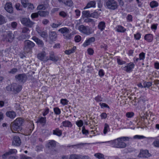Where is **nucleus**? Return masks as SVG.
<instances>
[{
    "instance_id": "f257e3e1",
    "label": "nucleus",
    "mask_w": 159,
    "mask_h": 159,
    "mask_svg": "<svg viewBox=\"0 0 159 159\" xmlns=\"http://www.w3.org/2000/svg\"><path fill=\"white\" fill-rule=\"evenodd\" d=\"M129 138L127 137H123L118 138L116 139L113 141H107L103 143H109L110 144L112 145L113 147L120 148H125L126 145L125 143L123 142H122V139L123 140H129Z\"/></svg>"
},
{
    "instance_id": "f03ea898",
    "label": "nucleus",
    "mask_w": 159,
    "mask_h": 159,
    "mask_svg": "<svg viewBox=\"0 0 159 159\" xmlns=\"http://www.w3.org/2000/svg\"><path fill=\"white\" fill-rule=\"evenodd\" d=\"M24 120L21 118L16 119L10 125L11 129L12 131L13 130L19 131L21 130V126L22 125Z\"/></svg>"
},
{
    "instance_id": "7ed1b4c3",
    "label": "nucleus",
    "mask_w": 159,
    "mask_h": 159,
    "mask_svg": "<svg viewBox=\"0 0 159 159\" xmlns=\"http://www.w3.org/2000/svg\"><path fill=\"white\" fill-rule=\"evenodd\" d=\"M24 50L25 53H32V48L35 46V43L29 40H25L24 43Z\"/></svg>"
},
{
    "instance_id": "20e7f679",
    "label": "nucleus",
    "mask_w": 159,
    "mask_h": 159,
    "mask_svg": "<svg viewBox=\"0 0 159 159\" xmlns=\"http://www.w3.org/2000/svg\"><path fill=\"white\" fill-rule=\"evenodd\" d=\"M105 2L109 9L114 10L118 7L117 3L114 0H105Z\"/></svg>"
},
{
    "instance_id": "39448f33",
    "label": "nucleus",
    "mask_w": 159,
    "mask_h": 159,
    "mask_svg": "<svg viewBox=\"0 0 159 159\" xmlns=\"http://www.w3.org/2000/svg\"><path fill=\"white\" fill-rule=\"evenodd\" d=\"M78 29L80 32L87 35L90 34L92 33L91 28L89 26H84L83 25H80L78 28Z\"/></svg>"
},
{
    "instance_id": "423d86ee",
    "label": "nucleus",
    "mask_w": 159,
    "mask_h": 159,
    "mask_svg": "<svg viewBox=\"0 0 159 159\" xmlns=\"http://www.w3.org/2000/svg\"><path fill=\"white\" fill-rule=\"evenodd\" d=\"M20 21L22 24L24 25L31 27L34 24V22L31 21L29 18H22L20 19Z\"/></svg>"
},
{
    "instance_id": "0eeeda50",
    "label": "nucleus",
    "mask_w": 159,
    "mask_h": 159,
    "mask_svg": "<svg viewBox=\"0 0 159 159\" xmlns=\"http://www.w3.org/2000/svg\"><path fill=\"white\" fill-rule=\"evenodd\" d=\"M15 78L17 81L20 83H24L27 80V78L25 74H22L16 75Z\"/></svg>"
},
{
    "instance_id": "6e6552de",
    "label": "nucleus",
    "mask_w": 159,
    "mask_h": 159,
    "mask_svg": "<svg viewBox=\"0 0 159 159\" xmlns=\"http://www.w3.org/2000/svg\"><path fill=\"white\" fill-rule=\"evenodd\" d=\"M38 59L43 61H46L48 60V57L46 56V53L45 51H43L37 55Z\"/></svg>"
},
{
    "instance_id": "1a4fd4ad",
    "label": "nucleus",
    "mask_w": 159,
    "mask_h": 159,
    "mask_svg": "<svg viewBox=\"0 0 159 159\" xmlns=\"http://www.w3.org/2000/svg\"><path fill=\"white\" fill-rule=\"evenodd\" d=\"M12 91L15 93H19L22 89L21 86L15 83L12 84Z\"/></svg>"
},
{
    "instance_id": "9d476101",
    "label": "nucleus",
    "mask_w": 159,
    "mask_h": 159,
    "mask_svg": "<svg viewBox=\"0 0 159 159\" xmlns=\"http://www.w3.org/2000/svg\"><path fill=\"white\" fill-rule=\"evenodd\" d=\"M151 156V154L149 153L147 150H141L139 155V157H140L148 158Z\"/></svg>"
},
{
    "instance_id": "9b49d317",
    "label": "nucleus",
    "mask_w": 159,
    "mask_h": 159,
    "mask_svg": "<svg viewBox=\"0 0 159 159\" xmlns=\"http://www.w3.org/2000/svg\"><path fill=\"white\" fill-rule=\"evenodd\" d=\"M5 10L8 13H12L13 12V8L11 2L6 3L4 7Z\"/></svg>"
},
{
    "instance_id": "f8f14e48",
    "label": "nucleus",
    "mask_w": 159,
    "mask_h": 159,
    "mask_svg": "<svg viewBox=\"0 0 159 159\" xmlns=\"http://www.w3.org/2000/svg\"><path fill=\"white\" fill-rule=\"evenodd\" d=\"M21 143V140L20 138L18 136H15L13 138L12 144L16 146H19Z\"/></svg>"
},
{
    "instance_id": "ddd939ff",
    "label": "nucleus",
    "mask_w": 159,
    "mask_h": 159,
    "mask_svg": "<svg viewBox=\"0 0 159 159\" xmlns=\"http://www.w3.org/2000/svg\"><path fill=\"white\" fill-rule=\"evenodd\" d=\"M32 39L36 43L39 47H43L44 44L42 40L35 36L33 37Z\"/></svg>"
},
{
    "instance_id": "4468645a",
    "label": "nucleus",
    "mask_w": 159,
    "mask_h": 159,
    "mask_svg": "<svg viewBox=\"0 0 159 159\" xmlns=\"http://www.w3.org/2000/svg\"><path fill=\"white\" fill-rule=\"evenodd\" d=\"M95 40V38L94 37H92L89 39L86 40L85 42L83 43V46L84 47L89 45L91 43L94 42Z\"/></svg>"
},
{
    "instance_id": "2eb2a0df",
    "label": "nucleus",
    "mask_w": 159,
    "mask_h": 159,
    "mask_svg": "<svg viewBox=\"0 0 159 159\" xmlns=\"http://www.w3.org/2000/svg\"><path fill=\"white\" fill-rule=\"evenodd\" d=\"M14 38L13 34L10 31H8L6 36V40L8 42H11Z\"/></svg>"
},
{
    "instance_id": "dca6fc26",
    "label": "nucleus",
    "mask_w": 159,
    "mask_h": 159,
    "mask_svg": "<svg viewBox=\"0 0 159 159\" xmlns=\"http://www.w3.org/2000/svg\"><path fill=\"white\" fill-rule=\"evenodd\" d=\"M57 34L54 31H50L49 32V38L52 41L56 40L57 38Z\"/></svg>"
},
{
    "instance_id": "f3484780",
    "label": "nucleus",
    "mask_w": 159,
    "mask_h": 159,
    "mask_svg": "<svg viewBox=\"0 0 159 159\" xmlns=\"http://www.w3.org/2000/svg\"><path fill=\"white\" fill-rule=\"evenodd\" d=\"M7 116L11 118H14L16 116V113L13 111H8L6 112Z\"/></svg>"
},
{
    "instance_id": "a211bd4d",
    "label": "nucleus",
    "mask_w": 159,
    "mask_h": 159,
    "mask_svg": "<svg viewBox=\"0 0 159 159\" xmlns=\"http://www.w3.org/2000/svg\"><path fill=\"white\" fill-rule=\"evenodd\" d=\"M134 65L133 63H132L130 65H128L124 67V70L127 72H129L134 68Z\"/></svg>"
},
{
    "instance_id": "6ab92c4d",
    "label": "nucleus",
    "mask_w": 159,
    "mask_h": 159,
    "mask_svg": "<svg viewBox=\"0 0 159 159\" xmlns=\"http://www.w3.org/2000/svg\"><path fill=\"white\" fill-rule=\"evenodd\" d=\"M95 4L96 2L95 1H90L88 3L86 6L84 8V9L91 7H95Z\"/></svg>"
},
{
    "instance_id": "aec40b11",
    "label": "nucleus",
    "mask_w": 159,
    "mask_h": 159,
    "mask_svg": "<svg viewBox=\"0 0 159 159\" xmlns=\"http://www.w3.org/2000/svg\"><path fill=\"white\" fill-rule=\"evenodd\" d=\"M144 38L148 42H151L153 40V37L151 34H148L145 35Z\"/></svg>"
},
{
    "instance_id": "412c9836",
    "label": "nucleus",
    "mask_w": 159,
    "mask_h": 159,
    "mask_svg": "<svg viewBox=\"0 0 159 159\" xmlns=\"http://www.w3.org/2000/svg\"><path fill=\"white\" fill-rule=\"evenodd\" d=\"M53 134L58 136H61L62 134L61 130L59 129L58 128H56L55 130H53Z\"/></svg>"
},
{
    "instance_id": "4be33fe9",
    "label": "nucleus",
    "mask_w": 159,
    "mask_h": 159,
    "mask_svg": "<svg viewBox=\"0 0 159 159\" xmlns=\"http://www.w3.org/2000/svg\"><path fill=\"white\" fill-rule=\"evenodd\" d=\"M56 143L55 141L54 140H52L50 141L47 145V147L50 148H51L54 147L55 146Z\"/></svg>"
},
{
    "instance_id": "5701e85b",
    "label": "nucleus",
    "mask_w": 159,
    "mask_h": 159,
    "mask_svg": "<svg viewBox=\"0 0 159 159\" xmlns=\"http://www.w3.org/2000/svg\"><path fill=\"white\" fill-rule=\"evenodd\" d=\"M39 34L43 38H46L47 36V33L45 31H42L39 30H37Z\"/></svg>"
},
{
    "instance_id": "b1692460",
    "label": "nucleus",
    "mask_w": 159,
    "mask_h": 159,
    "mask_svg": "<svg viewBox=\"0 0 159 159\" xmlns=\"http://www.w3.org/2000/svg\"><path fill=\"white\" fill-rule=\"evenodd\" d=\"M58 31L60 32L61 33L66 34L69 33H70L69 30L67 28L64 27L59 29L58 30Z\"/></svg>"
},
{
    "instance_id": "393cba45",
    "label": "nucleus",
    "mask_w": 159,
    "mask_h": 159,
    "mask_svg": "<svg viewBox=\"0 0 159 159\" xmlns=\"http://www.w3.org/2000/svg\"><path fill=\"white\" fill-rule=\"evenodd\" d=\"M38 14L41 16L46 17L48 15L49 12L47 11H38Z\"/></svg>"
},
{
    "instance_id": "a878e982",
    "label": "nucleus",
    "mask_w": 159,
    "mask_h": 159,
    "mask_svg": "<svg viewBox=\"0 0 159 159\" xmlns=\"http://www.w3.org/2000/svg\"><path fill=\"white\" fill-rule=\"evenodd\" d=\"M76 47L74 46L72 48L68 50H66L65 51V53L67 55L73 53L75 52V50L76 49Z\"/></svg>"
},
{
    "instance_id": "bb28decb",
    "label": "nucleus",
    "mask_w": 159,
    "mask_h": 159,
    "mask_svg": "<svg viewBox=\"0 0 159 159\" xmlns=\"http://www.w3.org/2000/svg\"><path fill=\"white\" fill-rule=\"evenodd\" d=\"M5 17L3 16L0 14V25H2L6 23Z\"/></svg>"
},
{
    "instance_id": "cd10ccee",
    "label": "nucleus",
    "mask_w": 159,
    "mask_h": 159,
    "mask_svg": "<svg viewBox=\"0 0 159 159\" xmlns=\"http://www.w3.org/2000/svg\"><path fill=\"white\" fill-rule=\"evenodd\" d=\"M105 27V23L104 22L102 21L99 23L98 25V28L101 31L104 30Z\"/></svg>"
},
{
    "instance_id": "c85d7f7f",
    "label": "nucleus",
    "mask_w": 159,
    "mask_h": 159,
    "mask_svg": "<svg viewBox=\"0 0 159 159\" xmlns=\"http://www.w3.org/2000/svg\"><path fill=\"white\" fill-rule=\"evenodd\" d=\"M94 156L98 159H105L104 155L100 153H97L94 154Z\"/></svg>"
},
{
    "instance_id": "c756f323",
    "label": "nucleus",
    "mask_w": 159,
    "mask_h": 159,
    "mask_svg": "<svg viewBox=\"0 0 159 159\" xmlns=\"http://www.w3.org/2000/svg\"><path fill=\"white\" fill-rule=\"evenodd\" d=\"M62 124L63 126L65 127H71L72 126L71 122L68 120H66L63 122Z\"/></svg>"
},
{
    "instance_id": "7c9ffc66",
    "label": "nucleus",
    "mask_w": 159,
    "mask_h": 159,
    "mask_svg": "<svg viewBox=\"0 0 159 159\" xmlns=\"http://www.w3.org/2000/svg\"><path fill=\"white\" fill-rule=\"evenodd\" d=\"M84 16L85 17L91 16V14L89 11H84L82 12Z\"/></svg>"
},
{
    "instance_id": "2f4dec72",
    "label": "nucleus",
    "mask_w": 159,
    "mask_h": 159,
    "mask_svg": "<svg viewBox=\"0 0 159 159\" xmlns=\"http://www.w3.org/2000/svg\"><path fill=\"white\" fill-rule=\"evenodd\" d=\"M80 155L72 154L70 156L69 159H80Z\"/></svg>"
},
{
    "instance_id": "473e14b6",
    "label": "nucleus",
    "mask_w": 159,
    "mask_h": 159,
    "mask_svg": "<svg viewBox=\"0 0 159 159\" xmlns=\"http://www.w3.org/2000/svg\"><path fill=\"white\" fill-rule=\"evenodd\" d=\"M46 117H41L38 120L36 121V123L39 122L40 123H46Z\"/></svg>"
},
{
    "instance_id": "72a5a7b5",
    "label": "nucleus",
    "mask_w": 159,
    "mask_h": 159,
    "mask_svg": "<svg viewBox=\"0 0 159 159\" xmlns=\"http://www.w3.org/2000/svg\"><path fill=\"white\" fill-rule=\"evenodd\" d=\"M64 4L67 6L71 7L73 5V2L71 0H65Z\"/></svg>"
},
{
    "instance_id": "f704fd0d",
    "label": "nucleus",
    "mask_w": 159,
    "mask_h": 159,
    "mask_svg": "<svg viewBox=\"0 0 159 159\" xmlns=\"http://www.w3.org/2000/svg\"><path fill=\"white\" fill-rule=\"evenodd\" d=\"M126 30V29H125L123 27L121 26H119L117 29V31L119 32H124Z\"/></svg>"
},
{
    "instance_id": "c9c22d12",
    "label": "nucleus",
    "mask_w": 159,
    "mask_h": 159,
    "mask_svg": "<svg viewBox=\"0 0 159 159\" xmlns=\"http://www.w3.org/2000/svg\"><path fill=\"white\" fill-rule=\"evenodd\" d=\"M158 5V3L155 1H152L150 3V6L152 8H154L157 6Z\"/></svg>"
},
{
    "instance_id": "e433bc0d",
    "label": "nucleus",
    "mask_w": 159,
    "mask_h": 159,
    "mask_svg": "<svg viewBox=\"0 0 159 159\" xmlns=\"http://www.w3.org/2000/svg\"><path fill=\"white\" fill-rule=\"evenodd\" d=\"M109 129V125L107 123H105L104 125V127L103 130V133L106 134L108 129Z\"/></svg>"
},
{
    "instance_id": "4c0bfd02",
    "label": "nucleus",
    "mask_w": 159,
    "mask_h": 159,
    "mask_svg": "<svg viewBox=\"0 0 159 159\" xmlns=\"http://www.w3.org/2000/svg\"><path fill=\"white\" fill-rule=\"evenodd\" d=\"M21 3L24 7H26L28 4V1L26 0H21Z\"/></svg>"
},
{
    "instance_id": "58836bf2",
    "label": "nucleus",
    "mask_w": 159,
    "mask_h": 159,
    "mask_svg": "<svg viewBox=\"0 0 159 159\" xmlns=\"http://www.w3.org/2000/svg\"><path fill=\"white\" fill-rule=\"evenodd\" d=\"M65 38L66 39H70L71 38L72 34L71 33L69 34V33L65 34L63 35Z\"/></svg>"
},
{
    "instance_id": "ea45409f",
    "label": "nucleus",
    "mask_w": 159,
    "mask_h": 159,
    "mask_svg": "<svg viewBox=\"0 0 159 159\" xmlns=\"http://www.w3.org/2000/svg\"><path fill=\"white\" fill-rule=\"evenodd\" d=\"M82 132L83 134H85V135H87L89 133L88 130H86L85 129L84 126H83L82 127Z\"/></svg>"
},
{
    "instance_id": "a19ab883",
    "label": "nucleus",
    "mask_w": 159,
    "mask_h": 159,
    "mask_svg": "<svg viewBox=\"0 0 159 159\" xmlns=\"http://www.w3.org/2000/svg\"><path fill=\"white\" fill-rule=\"evenodd\" d=\"M98 14L96 12H94L93 13H91V16L95 18H97L98 17Z\"/></svg>"
},
{
    "instance_id": "79ce46f5",
    "label": "nucleus",
    "mask_w": 159,
    "mask_h": 159,
    "mask_svg": "<svg viewBox=\"0 0 159 159\" xmlns=\"http://www.w3.org/2000/svg\"><path fill=\"white\" fill-rule=\"evenodd\" d=\"M54 111L55 113L57 115H59L61 113L60 109L58 107L54 108Z\"/></svg>"
},
{
    "instance_id": "37998d69",
    "label": "nucleus",
    "mask_w": 159,
    "mask_h": 159,
    "mask_svg": "<svg viewBox=\"0 0 159 159\" xmlns=\"http://www.w3.org/2000/svg\"><path fill=\"white\" fill-rule=\"evenodd\" d=\"M152 83L150 82H144L143 83V87H149L152 85Z\"/></svg>"
},
{
    "instance_id": "c03bdc74",
    "label": "nucleus",
    "mask_w": 159,
    "mask_h": 159,
    "mask_svg": "<svg viewBox=\"0 0 159 159\" xmlns=\"http://www.w3.org/2000/svg\"><path fill=\"white\" fill-rule=\"evenodd\" d=\"M50 59L54 62H57L59 58L58 57L55 56L53 57H51Z\"/></svg>"
},
{
    "instance_id": "a18cd8bd",
    "label": "nucleus",
    "mask_w": 159,
    "mask_h": 159,
    "mask_svg": "<svg viewBox=\"0 0 159 159\" xmlns=\"http://www.w3.org/2000/svg\"><path fill=\"white\" fill-rule=\"evenodd\" d=\"M30 132H32L34 128V125L32 121L30 122Z\"/></svg>"
},
{
    "instance_id": "49530a36",
    "label": "nucleus",
    "mask_w": 159,
    "mask_h": 159,
    "mask_svg": "<svg viewBox=\"0 0 159 159\" xmlns=\"http://www.w3.org/2000/svg\"><path fill=\"white\" fill-rule=\"evenodd\" d=\"M145 138V137L142 136V135H136L134 136L133 138L134 139H143Z\"/></svg>"
},
{
    "instance_id": "de8ad7c7",
    "label": "nucleus",
    "mask_w": 159,
    "mask_h": 159,
    "mask_svg": "<svg viewBox=\"0 0 159 159\" xmlns=\"http://www.w3.org/2000/svg\"><path fill=\"white\" fill-rule=\"evenodd\" d=\"M76 124L78 127L82 126L83 124V122L82 120H80L79 121H78L76 122Z\"/></svg>"
},
{
    "instance_id": "09e8293b",
    "label": "nucleus",
    "mask_w": 159,
    "mask_h": 159,
    "mask_svg": "<svg viewBox=\"0 0 159 159\" xmlns=\"http://www.w3.org/2000/svg\"><path fill=\"white\" fill-rule=\"evenodd\" d=\"M126 115L128 118H131L134 116V113L132 112H128L126 113Z\"/></svg>"
},
{
    "instance_id": "8fccbe9b",
    "label": "nucleus",
    "mask_w": 159,
    "mask_h": 159,
    "mask_svg": "<svg viewBox=\"0 0 159 159\" xmlns=\"http://www.w3.org/2000/svg\"><path fill=\"white\" fill-rule=\"evenodd\" d=\"M39 14H38V11L37 13H33L31 15V17L32 19H33L38 17Z\"/></svg>"
},
{
    "instance_id": "3c124183",
    "label": "nucleus",
    "mask_w": 159,
    "mask_h": 159,
    "mask_svg": "<svg viewBox=\"0 0 159 159\" xmlns=\"http://www.w3.org/2000/svg\"><path fill=\"white\" fill-rule=\"evenodd\" d=\"M81 39V37L80 35H76L75 37V40L76 42H78Z\"/></svg>"
},
{
    "instance_id": "603ef678",
    "label": "nucleus",
    "mask_w": 159,
    "mask_h": 159,
    "mask_svg": "<svg viewBox=\"0 0 159 159\" xmlns=\"http://www.w3.org/2000/svg\"><path fill=\"white\" fill-rule=\"evenodd\" d=\"M61 25V23L60 22H59L58 24L53 23L52 25V27L53 28H56L58 27V26Z\"/></svg>"
},
{
    "instance_id": "864d4df0",
    "label": "nucleus",
    "mask_w": 159,
    "mask_h": 159,
    "mask_svg": "<svg viewBox=\"0 0 159 159\" xmlns=\"http://www.w3.org/2000/svg\"><path fill=\"white\" fill-rule=\"evenodd\" d=\"M139 59L140 60H143L145 58V53L142 52L139 54Z\"/></svg>"
},
{
    "instance_id": "5fc2aeb1",
    "label": "nucleus",
    "mask_w": 159,
    "mask_h": 159,
    "mask_svg": "<svg viewBox=\"0 0 159 159\" xmlns=\"http://www.w3.org/2000/svg\"><path fill=\"white\" fill-rule=\"evenodd\" d=\"M153 144L154 146L157 147H159V140H157L154 141Z\"/></svg>"
},
{
    "instance_id": "6e6d98bb",
    "label": "nucleus",
    "mask_w": 159,
    "mask_h": 159,
    "mask_svg": "<svg viewBox=\"0 0 159 159\" xmlns=\"http://www.w3.org/2000/svg\"><path fill=\"white\" fill-rule=\"evenodd\" d=\"M17 151L16 149H10L9 151L7 152V153H8V155L10 154H14L16 153V152Z\"/></svg>"
},
{
    "instance_id": "4d7b16f0",
    "label": "nucleus",
    "mask_w": 159,
    "mask_h": 159,
    "mask_svg": "<svg viewBox=\"0 0 159 159\" xmlns=\"http://www.w3.org/2000/svg\"><path fill=\"white\" fill-rule=\"evenodd\" d=\"M68 102V101L66 99H62L61 100V103L63 105L66 104Z\"/></svg>"
},
{
    "instance_id": "13d9d810",
    "label": "nucleus",
    "mask_w": 159,
    "mask_h": 159,
    "mask_svg": "<svg viewBox=\"0 0 159 159\" xmlns=\"http://www.w3.org/2000/svg\"><path fill=\"white\" fill-rule=\"evenodd\" d=\"M18 71V70L16 68H14L11 69V71L9 72L10 73H11L12 74H14L17 72Z\"/></svg>"
},
{
    "instance_id": "bf43d9fd",
    "label": "nucleus",
    "mask_w": 159,
    "mask_h": 159,
    "mask_svg": "<svg viewBox=\"0 0 159 159\" xmlns=\"http://www.w3.org/2000/svg\"><path fill=\"white\" fill-rule=\"evenodd\" d=\"M59 14L60 16L63 17H66L67 15V14L63 11H61L59 13Z\"/></svg>"
},
{
    "instance_id": "052dcab7",
    "label": "nucleus",
    "mask_w": 159,
    "mask_h": 159,
    "mask_svg": "<svg viewBox=\"0 0 159 159\" xmlns=\"http://www.w3.org/2000/svg\"><path fill=\"white\" fill-rule=\"evenodd\" d=\"M44 8L45 7L43 4H40L37 7V9L38 10L42 9L43 10Z\"/></svg>"
},
{
    "instance_id": "680f3d73",
    "label": "nucleus",
    "mask_w": 159,
    "mask_h": 159,
    "mask_svg": "<svg viewBox=\"0 0 159 159\" xmlns=\"http://www.w3.org/2000/svg\"><path fill=\"white\" fill-rule=\"evenodd\" d=\"M134 38L136 40H139L141 37L140 34L137 33L136 34H135L134 35Z\"/></svg>"
},
{
    "instance_id": "e2e57ef3",
    "label": "nucleus",
    "mask_w": 159,
    "mask_h": 159,
    "mask_svg": "<svg viewBox=\"0 0 159 159\" xmlns=\"http://www.w3.org/2000/svg\"><path fill=\"white\" fill-rule=\"evenodd\" d=\"M20 159H32L30 157H27L24 155H23L21 156Z\"/></svg>"
},
{
    "instance_id": "0e129e2a",
    "label": "nucleus",
    "mask_w": 159,
    "mask_h": 159,
    "mask_svg": "<svg viewBox=\"0 0 159 159\" xmlns=\"http://www.w3.org/2000/svg\"><path fill=\"white\" fill-rule=\"evenodd\" d=\"M117 61L118 64L120 65H122L125 63V62L124 61H122L118 58L117 59Z\"/></svg>"
},
{
    "instance_id": "69168bd1",
    "label": "nucleus",
    "mask_w": 159,
    "mask_h": 159,
    "mask_svg": "<svg viewBox=\"0 0 159 159\" xmlns=\"http://www.w3.org/2000/svg\"><path fill=\"white\" fill-rule=\"evenodd\" d=\"M87 51L89 55H92L93 54V51L92 49L91 48H89L88 49Z\"/></svg>"
},
{
    "instance_id": "338daca9",
    "label": "nucleus",
    "mask_w": 159,
    "mask_h": 159,
    "mask_svg": "<svg viewBox=\"0 0 159 159\" xmlns=\"http://www.w3.org/2000/svg\"><path fill=\"white\" fill-rule=\"evenodd\" d=\"M17 25V24L16 22H13L11 23V26L12 27L14 28H16Z\"/></svg>"
},
{
    "instance_id": "774afa93",
    "label": "nucleus",
    "mask_w": 159,
    "mask_h": 159,
    "mask_svg": "<svg viewBox=\"0 0 159 159\" xmlns=\"http://www.w3.org/2000/svg\"><path fill=\"white\" fill-rule=\"evenodd\" d=\"M80 159H91L89 156H82L80 155Z\"/></svg>"
}]
</instances>
